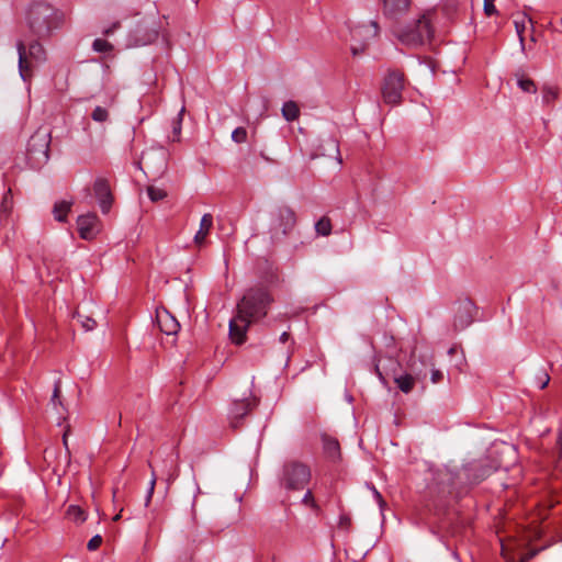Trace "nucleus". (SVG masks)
I'll return each mask as SVG.
<instances>
[{
  "mask_svg": "<svg viewBox=\"0 0 562 562\" xmlns=\"http://www.w3.org/2000/svg\"><path fill=\"white\" fill-rule=\"evenodd\" d=\"M232 139L237 144H241V143L246 142V139H247L246 128H244V127L235 128L232 133Z\"/></svg>",
  "mask_w": 562,
  "mask_h": 562,
  "instance_id": "473e14b6",
  "label": "nucleus"
},
{
  "mask_svg": "<svg viewBox=\"0 0 562 562\" xmlns=\"http://www.w3.org/2000/svg\"><path fill=\"white\" fill-rule=\"evenodd\" d=\"M50 140V131L47 127H40L29 138L26 159L31 168L40 169L48 161Z\"/></svg>",
  "mask_w": 562,
  "mask_h": 562,
  "instance_id": "423d86ee",
  "label": "nucleus"
},
{
  "mask_svg": "<svg viewBox=\"0 0 562 562\" xmlns=\"http://www.w3.org/2000/svg\"><path fill=\"white\" fill-rule=\"evenodd\" d=\"M296 214L288 205H279L269 213L268 235L271 245H284L295 232Z\"/></svg>",
  "mask_w": 562,
  "mask_h": 562,
  "instance_id": "f03ea898",
  "label": "nucleus"
},
{
  "mask_svg": "<svg viewBox=\"0 0 562 562\" xmlns=\"http://www.w3.org/2000/svg\"><path fill=\"white\" fill-rule=\"evenodd\" d=\"M315 229L318 235L328 236L331 233L330 220L326 216L322 217L316 222Z\"/></svg>",
  "mask_w": 562,
  "mask_h": 562,
  "instance_id": "bb28decb",
  "label": "nucleus"
},
{
  "mask_svg": "<svg viewBox=\"0 0 562 562\" xmlns=\"http://www.w3.org/2000/svg\"><path fill=\"white\" fill-rule=\"evenodd\" d=\"M91 119L98 123H104L109 120V111L102 106H95L91 113Z\"/></svg>",
  "mask_w": 562,
  "mask_h": 562,
  "instance_id": "c85d7f7f",
  "label": "nucleus"
},
{
  "mask_svg": "<svg viewBox=\"0 0 562 562\" xmlns=\"http://www.w3.org/2000/svg\"><path fill=\"white\" fill-rule=\"evenodd\" d=\"M258 405V400L256 397L243 398L239 401H234L229 408V419L231 426L233 428H237L241 422V419Z\"/></svg>",
  "mask_w": 562,
  "mask_h": 562,
  "instance_id": "ddd939ff",
  "label": "nucleus"
},
{
  "mask_svg": "<svg viewBox=\"0 0 562 562\" xmlns=\"http://www.w3.org/2000/svg\"><path fill=\"white\" fill-rule=\"evenodd\" d=\"M338 525L340 528L348 529L351 525V518L347 514H340Z\"/></svg>",
  "mask_w": 562,
  "mask_h": 562,
  "instance_id": "ea45409f",
  "label": "nucleus"
},
{
  "mask_svg": "<svg viewBox=\"0 0 562 562\" xmlns=\"http://www.w3.org/2000/svg\"><path fill=\"white\" fill-rule=\"evenodd\" d=\"M186 562H191L190 559H187Z\"/></svg>",
  "mask_w": 562,
  "mask_h": 562,
  "instance_id": "864d4df0",
  "label": "nucleus"
},
{
  "mask_svg": "<svg viewBox=\"0 0 562 562\" xmlns=\"http://www.w3.org/2000/svg\"><path fill=\"white\" fill-rule=\"evenodd\" d=\"M324 451L331 460H337L340 456V446L338 440L331 437L323 438Z\"/></svg>",
  "mask_w": 562,
  "mask_h": 562,
  "instance_id": "aec40b11",
  "label": "nucleus"
},
{
  "mask_svg": "<svg viewBox=\"0 0 562 562\" xmlns=\"http://www.w3.org/2000/svg\"><path fill=\"white\" fill-rule=\"evenodd\" d=\"M120 25H121L120 22H114L110 27H108L103 31V34L106 36L111 35L120 27Z\"/></svg>",
  "mask_w": 562,
  "mask_h": 562,
  "instance_id": "c03bdc74",
  "label": "nucleus"
},
{
  "mask_svg": "<svg viewBox=\"0 0 562 562\" xmlns=\"http://www.w3.org/2000/svg\"><path fill=\"white\" fill-rule=\"evenodd\" d=\"M494 2L495 0H484V12L488 16L497 12Z\"/></svg>",
  "mask_w": 562,
  "mask_h": 562,
  "instance_id": "58836bf2",
  "label": "nucleus"
},
{
  "mask_svg": "<svg viewBox=\"0 0 562 562\" xmlns=\"http://www.w3.org/2000/svg\"><path fill=\"white\" fill-rule=\"evenodd\" d=\"M282 115L288 122L295 121L300 115V110L294 101H288L282 106Z\"/></svg>",
  "mask_w": 562,
  "mask_h": 562,
  "instance_id": "4be33fe9",
  "label": "nucleus"
},
{
  "mask_svg": "<svg viewBox=\"0 0 562 562\" xmlns=\"http://www.w3.org/2000/svg\"><path fill=\"white\" fill-rule=\"evenodd\" d=\"M71 206H72L71 201L61 200V201L55 202L53 210H52L54 218L60 223L66 222L67 215L69 214Z\"/></svg>",
  "mask_w": 562,
  "mask_h": 562,
  "instance_id": "6ab92c4d",
  "label": "nucleus"
},
{
  "mask_svg": "<svg viewBox=\"0 0 562 562\" xmlns=\"http://www.w3.org/2000/svg\"><path fill=\"white\" fill-rule=\"evenodd\" d=\"M394 381L397 387L404 393L411 392L415 384V380L411 374L398 375Z\"/></svg>",
  "mask_w": 562,
  "mask_h": 562,
  "instance_id": "5701e85b",
  "label": "nucleus"
},
{
  "mask_svg": "<svg viewBox=\"0 0 562 562\" xmlns=\"http://www.w3.org/2000/svg\"><path fill=\"white\" fill-rule=\"evenodd\" d=\"M63 443H64L65 448L68 449L67 434H64V436H63Z\"/></svg>",
  "mask_w": 562,
  "mask_h": 562,
  "instance_id": "8fccbe9b",
  "label": "nucleus"
},
{
  "mask_svg": "<svg viewBox=\"0 0 562 562\" xmlns=\"http://www.w3.org/2000/svg\"><path fill=\"white\" fill-rule=\"evenodd\" d=\"M272 302L270 293L263 288L249 289L237 304L239 313H244L252 322L267 315L268 307Z\"/></svg>",
  "mask_w": 562,
  "mask_h": 562,
  "instance_id": "39448f33",
  "label": "nucleus"
},
{
  "mask_svg": "<svg viewBox=\"0 0 562 562\" xmlns=\"http://www.w3.org/2000/svg\"><path fill=\"white\" fill-rule=\"evenodd\" d=\"M541 92L542 103L548 106H551L559 97L558 90L549 85H544L541 89Z\"/></svg>",
  "mask_w": 562,
  "mask_h": 562,
  "instance_id": "b1692460",
  "label": "nucleus"
},
{
  "mask_svg": "<svg viewBox=\"0 0 562 562\" xmlns=\"http://www.w3.org/2000/svg\"><path fill=\"white\" fill-rule=\"evenodd\" d=\"M183 113H184V106L181 108V110L178 113L177 117L173 119V122H172V135L170 137V139L172 142H179V139H180Z\"/></svg>",
  "mask_w": 562,
  "mask_h": 562,
  "instance_id": "a878e982",
  "label": "nucleus"
},
{
  "mask_svg": "<svg viewBox=\"0 0 562 562\" xmlns=\"http://www.w3.org/2000/svg\"><path fill=\"white\" fill-rule=\"evenodd\" d=\"M252 321L244 313H239L237 308L236 315L229 321L228 331L229 337L236 345H241L246 341V334Z\"/></svg>",
  "mask_w": 562,
  "mask_h": 562,
  "instance_id": "f8f14e48",
  "label": "nucleus"
},
{
  "mask_svg": "<svg viewBox=\"0 0 562 562\" xmlns=\"http://www.w3.org/2000/svg\"><path fill=\"white\" fill-rule=\"evenodd\" d=\"M13 206V198L12 191L9 187L3 193L2 201L0 203V220H3L9 216Z\"/></svg>",
  "mask_w": 562,
  "mask_h": 562,
  "instance_id": "412c9836",
  "label": "nucleus"
},
{
  "mask_svg": "<svg viewBox=\"0 0 562 562\" xmlns=\"http://www.w3.org/2000/svg\"><path fill=\"white\" fill-rule=\"evenodd\" d=\"M316 155L334 157L337 159L339 165L342 162L339 151V144L337 139L331 136H327L321 140Z\"/></svg>",
  "mask_w": 562,
  "mask_h": 562,
  "instance_id": "dca6fc26",
  "label": "nucleus"
},
{
  "mask_svg": "<svg viewBox=\"0 0 562 562\" xmlns=\"http://www.w3.org/2000/svg\"><path fill=\"white\" fill-rule=\"evenodd\" d=\"M370 490L372 491L373 496H374L375 501L378 502L379 506L382 508L385 505V502H384L382 495L373 485L370 486Z\"/></svg>",
  "mask_w": 562,
  "mask_h": 562,
  "instance_id": "a19ab883",
  "label": "nucleus"
},
{
  "mask_svg": "<svg viewBox=\"0 0 562 562\" xmlns=\"http://www.w3.org/2000/svg\"><path fill=\"white\" fill-rule=\"evenodd\" d=\"M518 87L525 91V92H531V93H535L537 91L536 89V85L535 82L531 80V79H528V78H519L518 81Z\"/></svg>",
  "mask_w": 562,
  "mask_h": 562,
  "instance_id": "2f4dec72",
  "label": "nucleus"
},
{
  "mask_svg": "<svg viewBox=\"0 0 562 562\" xmlns=\"http://www.w3.org/2000/svg\"><path fill=\"white\" fill-rule=\"evenodd\" d=\"M77 317H78L79 322L81 323L82 327L85 328V330H87V331L92 330L97 325L95 321L89 316H83L78 313Z\"/></svg>",
  "mask_w": 562,
  "mask_h": 562,
  "instance_id": "72a5a7b5",
  "label": "nucleus"
},
{
  "mask_svg": "<svg viewBox=\"0 0 562 562\" xmlns=\"http://www.w3.org/2000/svg\"><path fill=\"white\" fill-rule=\"evenodd\" d=\"M404 87V74L397 69H389L381 86L383 102L389 105H398L402 102Z\"/></svg>",
  "mask_w": 562,
  "mask_h": 562,
  "instance_id": "0eeeda50",
  "label": "nucleus"
},
{
  "mask_svg": "<svg viewBox=\"0 0 562 562\" xmlns=\"http://www.w3.org/2000/svg\"><path fill=\"white\" fill-rule=\"evenodd\" d=\"M16 50L19 55V71L23 80H25V71L29 68V58L36 61H43L45 59V49L36 37L29 45L23 41L16 42Z\"/></svg>",
  "mask_w": 562,
  "mask_h": 562,
  "instance_id": "6e6552de",
  "label": "nucleus"
},
{
  "mask_svg": "<svg viewBox=\"0 0 562 562\" xmlns=\"http://www.w3.org/2000/svg\"><path fill=\"white\" fill-rule=\"evenodd\" d=\"M370 26L373 29V34L372 35L376 36L379 34V30H380L378 22L371 21L370 22Z\"/></svg>",
  "mask_w": 562,
  "mask_h": 562,
  "instance_id": "de8ad7c7",
  "label": "nucleus"
},
{
  "mask_svg": "<svg viewBox=\"0 0 562 562\" xmlns=\"http://www.w3.org/2000/svg\"><path fill=\"white\" fill-rule=\"evenodd\" d=\"M363 50H364L363 46H360V47L352 46L351 47V53H352L353 56L360 55Z\"/></svg>",
  "mask_w": 562,
  "mask_h": 562,
  "instance_id": "49530a36",
  "label": "nucleus"
},
{
  "mask_svg": "<svg viewBox=\"0 0 562 562\" xmlns=\"http://www.w3.org/2000/svg\"><path fill=\"white\" fill-rule=\"evenodd\" d=\"M288 339H289V334H288L286 331L282 333V334H281V336H280V338H279V340H280L281 342H283V344H284Z\"/></svg>",
  "mask_w": 562,
  "mask_h": 562,
  "instance_id": "09e8293b",
  "label": "nucleus"
},
{
  "mask_svg": "<svg viewBox=\"0 0 562 562\" xmlns=\"http://www.w3.org/2000/svg\"><path fill=\"white\" fill-rule=\"evenodd\" d=\"M147 194L153 202H158L167 196V193L164 189L154 186H149L147 188Z\"/></svg>",
  "mask_w": 562,
  "mask_h": 562,
  "instance_id": "c756f323",
  "label": "nucleus"
},
{
  "mask_svg": "<svg viewBox=\"0 0 562 562\" xmlns=\"http://www.w3.org/2000/svg\"><path fill=\"white\" fill-rule=\"evenodd\" d=\"M92 48L98 53H108L112 50L113 46L106 40L95 38L92 43Z\"/></svg>",
  "mask_w": 562,
  "mask_h": 562,
  "instance_id": "7c9ffc66",
  "label": "nucleus"
},
{
  "mask_svg": "<svg viewBox=\"0 0 562 562\" xmlns=\"http://www.w3.org/2000/svg\"><path fill=\"white\" fill-rule=\"evenodd\" d=\"M311 469L307 464L289 460L284 462L279 474L280 487L285 492H297L306 487L311 480Z\"/></svg>",
  "mask_w": 562,
  "mask_h": 562,
  "instance_id": "20e7f679",
  "label": "nucleus"
},
{
  "mask_svg": "<svg viewBox=\"0 0 562 562\" xmlns=\"http://www.w3.org/2000/svg\"><path fill=\"white\" fill-rule=\"evenodd\" d=\"M157 321L159 328L166 335H175L178 333L180 328L179 322L169 314V312L164 311L162 313H157Z\"/></svg>",
  "mask_w": 562,
  "mask_h": 562,
  "instance_id": "f3484780",
  "label": "nucleus"
},
{
  "mask_svg": "<svg viewBox=\"0 0 562 562\" xmlns=\"http://www.w3.org/2000/svg\"><path fill=\"white\" fill-rule=\"evenodd\" d=\"M393 34L406 46H419L431 35V27L427 14H420L406 24L393 25Z\"/></svg>",
  "mask_w": 562,
  "mask_h": 562,
  "instance_id": "7ed1b4c3",
  "label": "nucleus"
},
{
  "mask_svg": "<svg viewBox=\"0 0 562 562\" xmlns=\"http://www.w3.org/2000/svg\"><path fill=\"white\" fill-rule=\"evenodd\" d=\"M453 310V326L456 329H464L472 324L476 312V307L470 299L465 297L458 300L454 304Z\"/></svg>",
  "mask_w": 562,
  "mask_h": 562,
  "instance_id": "9d476101",
  "label": "nucleus"
},
{
  "mask_svg": "<svg viewBox=\"0 0 562 562\" xmlns=\"http://www.w3.org/2000/svg\"><path fill=\"white\" fill-rule=\"evenodd\" d=\"M93 191L102 213H108L113 201L109 182L103 178H98L94 181Z\"/></svg>",
  "mask_w": 562,
  "mask_h": 562,
  "instance_id": "2eb2a0df",
  "label": "nucleus"
},
{
  "mask_svg": "<svg viewBox=\"0 0 562 562\" xmlns=\"http://www.w3.org/2000/svg\"><path fill=\"white\" fill-rule=\"evenodd\" d=\"M525 27H526L525 20H522L521 22L515 21V29H516L517 35L519 37L521 50L525 49V40H524Z\"/></svg>",
  "mask_w": 562,
  "mask_h": 562,
  "instance_id": "f704fd0d",
  "label": "nucleus"
},
{
  "mask_svg": "<svg viewBox=\"0 0 562 562\" xmlns=\"http://www.w3.org/2000/svg\"><path fill=\"white\" fill-rule=\"evenodd\" d=\"M158 37V30L154 29L147 34V38L143 42V44L150 43Z\"/></svg>",
  "mask_w": 562,
  "mask_h": 562,
  "instance_id": "37998d69",
  "label": "nucleus"
},
{
  "mask_svg": "<svg viewBox=\"0 0 562 562\" xmlns=\"http://www.w3.org/2000/svg\"><path fill=\"white\" fill-rule=\"evenodd\" d=\"M79 236L82 239L90 240L97 236L100 231V221L95 213L80 215L77 218Z\"/></svg>",
  "mask_w": 562,
  "mask_h": 562,
  "instance_id": "4468645a",
  "label": "nucleus"
},
{
  "mask_svg": "<svg viewBox=\"0 0 562 562\" xmlns=\"http://www.w3.org/2000/svg\"><path fill=\"white\" fill-rule=\"evenodd\" d=\"M442 378H443V374H442V372H441V371L436 370V369H434V370L431 371V381H432L434 383H438V382H440V381L442 380Z\"/></svg>",
  "mask_w": 562,
  "mask_h": 562,
  "instance_id": "79ce46f5",
  "label": "nucleus"
},
{
  "mask_svg": "<svg viewBox=\"0 0 562 562\" xmlns=\"http://www.w3.org/2000/svg\"><path fill=\"white\" fill-rule=\"evenodd\" d=\"M542 376H543V379H540V384H539L540 389H544L548 385L549 381H550V376H549L548 373L543 372Z\"/></svg>",
  "mask_w": 562,
  "mask_h": 562,
  "instance_id": "a18cd8bd",
  "label": "nucleus"
},
{
  "mask_svg": "<svg viewBox=\"0 0 562 562\" xmlns=\"http://www.w3.org/2000/svg\"><path fill=\"white\" fill-rule=\"evenodd\" d=\"M375 371H376V373H378V375H379L380 380H384V378H383L382 373H381V372H380V370H379V366H375Z\"/></svg>",
  "mask_w": 562,
  "mask_h": 562,
  "instance_id": "3c124183",
  "label": "nucleus"
},
{
  "mask_svg": "<svg viewBox=\"0 0 562 562\" xmlns=\"http://www.w3.org/2000/svg\"><path fill=\"white\" fill-rule=\"evenodd\" d=\"M63 16V13L49 3L36 1L30 4L25 21L34 37L45 40L61 26Z\"/></svg>",
  "mask_w": 562,
  "mask_h": 562,
  "instance_id": "f257e3e1",
  "label": "nucleus"
},
{
  "mask_svg": "<svg viewBox=\"0 0 562 562\" xmlns=\"http://www.w3.org/2000/svg\"><path fill=\"white\" fill-rule=\"evenodd\" d=\"M212 226H213V216L210 213L204 214L200 222V228L194 235V243L198 246H200L204 243Z\"/></svg>",
  "mask_w": 562,
  "mask_h": 562,
  "instance_id": "a211bd4d",
  "label": "nucleus"
},
{
  "mask_svg": "<svg viewBox=\"0 0 562 562\" xmlns=\"http://www.w3.org/2000/svg\"><path fill=\"white\" fill-rule=\"evenodd\" d=\"M302 503L306 506H311L312 508L316 509L317 508V504L314 499V496H313V493L311 490H307L306 493L304 494L303 498H302Z\"/></svg>",
  "mask_w": 562,
  "mask_h": 562,
  "instance_id": "e433bc0d",
  "label": "nucleus"
},
{
  "mask_svg": "<svg viewBox=\"0 0 562 562\" xmlns=\"http://www.w3.org/2000/svg\"><path fill=\"white\" fill-rule=\"evenodd\" d=\"M60 392H61V381L60 379L56 380L54 383V390L50 397V404L54 406V408H57V406L64 407L63 402L60 400Z\"/></svg>",
  "mask_w": 562,
  "mask_h": 562,
  "instance_id": "cd10ccee",
  "label": "nucleus"
},
{
  "mask_svg": "<svg viewBox=\"0 0 562 562\" xmlns=\"http://www.w3.org/2000/svg\"><path fill=\"white\" fill-rule=\"evenodd\" d=\"M411 7L412 0H383L382 14L395 25L409 12Z\"/></svg>",
  "mask_w": 562,
  "mask_h": 562,
  "instance_id": "9b49d317",
  "label": "nucleus"
},
{
  "mask_svg": "<svg viewBox=\"0 0 562 562\" xmlns=\"http://www.w3.org/2000/svg\"><path fill=\"white\" fill-rule=\"evenodd\" d=\"M66 515L70 520H72L77 524H81L87 519V516H86V513L83 512V509L76 505H70L67 508Z\"/></svg>",
  "mask_w": 562,
  "mask_h": 562,
  "instance_id": "393cba45",
  "label": "nucleus"
},
{
  "mask_svg": "<svg viewBox=\"0 0 562 562\" xmlns=\"http://www.w3.org/2000/svg\"><path fill=\"white\" fill-rule=\"evenodd\" d=\"M495 468L487 461H471L462 467L461 474L467 483L477 484L488 477Z\"/></svg>",
  "mask_w": 562,
  "mask_h": 562,
  "instance_id": "1a4fd4ad",
  "label": "nucleus"
},
{
  "mask_svg": "<svg viewBox=\"0 0 562 562\" xmlns=\"http://www.w3.org/2000/svg\"><path fill=\"white\" fill-rule=\"evenodd\" d=\"M199 0H194L195 5L198 4Z\"/></svg>",
  "mask_w": 562,
  "mask_h": 562,
  "instance_id": "603ef678",
  "label": "nucleus"
},
{
  "mask_svg": "<svg viewBox=\"0 0 562 562\" xmlns=\"http://www.w3.org/2000/svg\"><path fill=\"white\" fill-rule=\"evenodd\" d=\"M155 485H156V475L153 472V475H151V479H150V482H149V486H148V490H147L146 498H145V506H148V504L150 503V499H151L153 494H154Z\"/></svg>",
  "mask_w": 562,
  "mask_h": 562,
  "instance_id": "c9c22d12",
  "label": "nucleus"
},
{
  "mask_svg": "<svg viewBox=\"0 0 562 562\" xmlns=\"http://www.w3.org/2000/svg\"><path fill=\"white\" fill-rule=\"evenodd\" d=\"M101 543H102V537L100 535H95L89 540L87 548L90 551H94L101 546Z\"/></svg>",
  "mask_w": 562,
  "mask_h": 562,
  "instance_id": "4c0bfd02",
  "label": "nucleus"
}]
</instances>
